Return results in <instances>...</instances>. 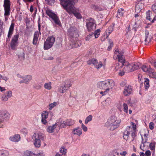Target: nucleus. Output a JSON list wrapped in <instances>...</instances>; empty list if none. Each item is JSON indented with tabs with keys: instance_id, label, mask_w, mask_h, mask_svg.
Listing matches in <instances>:
<instances>
[{
	"instance_id": "1",
	"label": "nucleus",
	"mask_w": 156,
	"mask_h": 156,
	"mask_svg": "<svg viewBox=\"0 0 156 156\" xmlns=\"http://www.w3.org/2000/svg\"><path fill=\"white\" fill-rule=\"evenodd\" d=\"M59 0L61 5L69 14H73L78 19L82 18L80 14L77 12L78 9L75 8L73 5V2L74 0Z\"/></svg>"
},
{
	"instance_id": "2",
	"label": "nucleus",
	"mask_w": 156,
	"mask_h": 156,
	"mask_svg": "<svg viewBox=\"0 0 156 156\" xmlns=\"http://www.w3.org/2000/svg\"><path fill=\"white\" fill-rule=\"evenodd\" d=\"M114 85L113 81L110 80L99 82L97 84V88L102 90H106L109 91L110 89L112 88Z\"/></svg>"
},
{
	"instance_id": "3",
	"label": "nucleus",
	"mask_w": 156,
	"mask_h": 156,
	"mask_svg": "<svg viewBox=\"0 0 156 156\" xmlns=\"http://www.w3.org/2000/svg\"><path fill=\"white\" fill-rule=\"evenodd\" d=\"M120 122L121 120L113 116L108 119L106 125L110 130H113L119 126Z\"/></svg>"
},
{
	"instance_id": "4",
	"label": "nucleus",
	"mask_w": 156,
	"mask_h": 156,
	"mask_svg": "<svg viewBox=\"0 0 156 156\" xmlns=\"http://www.w3.org/2000/svg\"><path fill=\"white\" fill-rule=\"evenodd\" d=\"M34 140V144L36 147H39L41 146V140L44 139L43 134L42 133L37 132L35 133L32 136Z\"/></svg>"
},
{
	"instance_id": "5",
	"label": "nucleus",
	"mask_w": 156,
	"mask_h": 156,
	"mask_svg": "<svg viewBox=\"0 0 156 156\" xmlns=\"http://www.w3.org/2000/svg\"><path fill=\"white\" fill-rule=\"evenodd\" d=\"M132 126H127L126 130L124 132L123 137L126 140H127L128 139L129 135L133 131L136 129V126L135 124L133 122H131Z\"/></svg>"
},
{
	"instance_id": "6",
	"label": "nucleus",
	"mask_w": 156,
	"mask_h": 156,
	"mask_svg": "<svg viewBox=\"0 0 156 156\" xmlns=\"http://www.w3.org/2000/svg\"><path fill=\"white\" fill-rule=\"evenodd\" d=\"M55 38L53 36L48 37L45 41L44 47L45 50H48L51 48L53 45L55 41Z\"/></svg>"
},
{
	"instance_id": "7",
	"label": "nucleus",
	"mask_w": 156,
	"mask_h": 156,
	"mask_svg": "<svg viewBox=\"0 0 156 156\" xmlns=\"http://www.w3.org/2000/svg\"><path fill=\"white\" fill-rule=\"evenodd\" d=\"M46 12V14L53 20L56 24L59 26H61V23L58 17L55 14L53 13L49 10H47Z\"/></svg>"
},
{
	"instance_id": "8",
	"label": "nucleus",
	"mask_w": 156,
	"mask_h": 156,
	"mask_svg": "<svg viewBox=\"0 0 156 156\" xmlns=\"http://www.w3.org/2000/svg\"><path fill=\"white\" fill-rule=\"evenodd\" d=\"M87 63L88 65L93 64L94 66V67L97 69H99L104 66L102 62L101 61L98 62L96 59L94 58L89 60L87 61Z\"/></svg>"
},
{
	"instance_id": "9",
	"label": "nucleus",
	"mask_w": 156,
	"mask_h": 156,
	"mask_svg": "<svg viewBox=\"0 0 156 156\" xmlns=\"http://www.w3.org/2000/svg\"><path fill=\"white\" fill-rule=\"evenodd\" d=\"M3 6L5 10L4 15L5 17V21H6L8 18L6 17V16H9L10 15V4L9 0H4Z\"/></svg>"
},
{
	"instance_id": "10",
	"label": "nucleus",
	"mask_w": 156,
	"mask_h": 156,
	"mask_svg": "<svg viewBox=\"0 0 156 156\" xmlns=\"http://www.w3.org/2000/svg\"><path fill=\"white\" fill-rule=\"evenodd\" d=\"M86 26L89 31L94 30L96 28V24L94 23V20L91 18L87 20L86 22Z\"/></svg>"
},
{
	"instance_id": "11",
	"label": "nucleus",
	"mask_w": 156,
	"mask_h": 156,
	"mask_svg": "<svg viewBox=\"0 0 156 156\" xmlns=\"http://www.w3.org/2000/svg\"><path fill=\"white\" fill-rule=\"evenodd\" d=\"M18 76L23 79L22 80H21L19 82L20 83V84L24 83L26 84H28L29 83L32 78V76L30 75H27L23 76L18 75Z\"/></svg>"
},
{
	"instance_id": "12",
	"label": "nucleus",
	"mask_w": 156,
	"mask_h": 156,
	"mask_svg": "<svg viewBox=\"0 0 156 156\" xmlns=\"http://www.w3.org/2000/svg\"><path fill=\"white\" fill-rule=\"evenodd\" d=\"M19 37L18 34H16L12 37L11 43V48L12 49H15L18 43V40Z\"/></svg>"
},
{
	"instance_id": "13",
	"label": "nucleus",
	"mask_w": 156,
	"mask_h": 156,
	"mask_svg": "<svg viewBox=\"0 0 156 156\" xmlns=\"http://www.w3.org/2000/svg\"><path fill=\"white\" fill-rule=\"evenodd\" d=\"M0 120L1 122L8 119L10 117V114L6 111H1L0 112Z\"/></svg>"
},
{
	"instance_id": "14",
	"label": "nucleus",
	"mask_w": 156,
	"mask_h": 156,
	"mask_svg": "<svg viewBox=\"0 0 156 156\" xmlns=\"http://www.w3.org/2000/svg\"><path fill=\"white\" fill-rule=\"evenodd\" d=\"M48 112L47 111H43L41 113L42 123L44 125H46L48 123L47 119L48 116Z\"/></svg>"
},
{
	"instance_id": "15",
	"label": "nucleus",
	"mask_w": 156,
	"mask_h": 156,
	"mask_svg": "<svg viewBox=\"0 0 156 156\" xmlns=\"http://www.w3.org/2000/svg\"><path fill=\"white\" fill-rule=\"evenodd\" d=\"M68 34L72 37H76L78 36L77 29L74 27H70L68 31Z\"/></svg>"
},
{
	"instance_id": "16",
	"label": "nucleus",
	"mask_w": 156,
	"mask_h": 156,
	"mask_svg": "<svg viewBox=\"0 0 156 156\" xmlns=\"http://www.w3.org/2000/svg\"><path fill=\"white\" fill-rule=\"evenodd\" d=\"M115 54L117 56L119 61L122 63V65H123V63L125 62V59L124 56L119 53L118 50H115Z\"/></svg>"
},
{
	"instance_id": "17",
	"label": "nucleus",
	"mask_w": 156,
	"mask_h": 156,
	"mask_svg": "<svg viewBox=\"0 0 156 156\" xmlns=\"http://www.w3.org/2000/svg\"><path fill=\"white\" fill-rule=\"evenodd\" d=\"M12 96V92L10 90L6 92L2 96V100L4 101H7L8 99Z\"/></svg>"
},
{
	"instance_id": "18",
	"label": "nucleus",
	"mask_w": 156,
	"mask_h": 156,
	"mask_svg": "<svg viewBox=\"0 0 156 156\" xmlns=\"http://www.w3.org/2000/svg\"><path fill=\"white\" fill-rule=\"evenodd\" d=\"M72 133L73 135L80 136L82 134V129L79 127H77L72 130Z\"/></svg>"
},
{
	"instance_id": "19",
	"label": "nucleus",
	"mask_w": 156,
	"mask_h": 156,
	"mask_svg": "<svg viewBox=\"0 0 156 156\" xmlns=\"http://www.w3.org/2000/svg\"><path fill=\"white\" fill-rule=\"evenodd\" d=\"M132 88L131 86H126L123 91V94L125 96H128L132 92Z\"/></svg>"
},
{
	"instance_id": "20",
	"label": "nucleus",
	"mask_w": 156,
	"mask_h": 156,
	"mask_svg": "<svg viewBox=\"0 0 156 156\" xmlns=\"http://www.w3.org/2000/svg\"><path fill=\"white\" fill-rule=\"evenodd\" d=\"M55 125L56 126H57L58 130L60 128H64L66 126L65 121H63L61 119H59Z\"/></svg>"
},
{
	"instance_id": "21",
	"label": "nucleus",
	"mask_w": 156,
	"mask_h": 156,
	"mask_svg": "<svg viewBox=\"0 0 156 156\" xmlns=\"http://www.w3.org/2000/svg\"><path fill=\"white\" fill-rule=\"evenodd\" d=\"M57 126H56V125L55 124L52 126H48L47 128V131L49 133H53L55 131L57 132L58 131L57 128Z\"/></svg>"
},
{
	"instance_id": "22",
	"label": "nucleus",
	"mask_w": 156,
	"mask_h": 156,
	"mask_svg": "<svg viewBox=\"0 0 156 156\" xmlns=\"http://www.w3.org/2000/svg\"><path fill=\"white\" fill-rule=\"evenodd\" d=\"M145 41L146 43L150 42L152 39V34L151 33H149V32L146 30L145 31Z\"/></svg>"
},
{
	"instance_id": "23",
	"label": "nucleus",
	"mask_w": 156,
	"mask_h": 156,
	"mask_svg": "<svg viewBox=\"0 0 156 156\" xmlns=\"http://www.w3.org/2000/svg\"><path fill=\"white\" fill-rule=\"evenodd\" d=\"M124 70L127 73L133 71L131 64L129 63H126L124 65Z\"/></svg>"
},
{
	"instance_id": "24",
	"label": "nucleus",
	"mask_w": 156,
	"mask_h": 156,
	"mask_svg": "<svg viewBox=\"0 0 156 156\" xmlns=\"http://www.w3.org/2000/svg\"><path fill=\"white\" fill-rule=\"evenodd\" d=\"M20 137L19 134H16L10 136L9 138V140L14 142H18L20 140Z\"/></svg>"
},
{
	"instance_id": "25",
	"label": "nucleus",
	"mask_w": 156,
	"mask_h": 156,
	"mask_svg": "<svg viewBox=\"0 0 156 156\" xmlns=\"http://www.w3.org/2000/svg\"><path fill=\"white\" fill-rule=\"evenodd\" d=\"M143 8V4L142 3L139 2L135 6V11L136 12L138 13L140 12Z\"/></svg>"
},
{
	"instance_id": "26",
	"label": "nucleus",
	"mask_w": 156,
	"mask_h": 156,
	"mask_svg": "<svg viewBox=\"0 0 156 156\" xmlns=\"http://www.w3.org/2000/svg\"><path fill=\"white\" fill-rule=\"evenodd\" d=\"M44 87L46 90H51L52 88V83L50 81L45 83L44 84Z\"/></svg>"
},
{
	"instance_id": "27",
	"label": "nucleus",
	"mask_w": 156,
	"mask_h": 156,
	"mask_svg": "<svg viewBox=\"0 0 156 156\" xmlns=\"http://www.w3.org/2000/svg\"><path fill=\"white\" fill-rule=\"evenodd\" d=\"M67 89L66 86L62 84L58 87V91L61 93H63L66 92Z\"/></svg>"
},
{
	"instance_id": "28",
	"label": "nucleus",
	"mask_w": 156,
	"mask_h": 156,
	"mask_svg": "<svg viewBox=\"0 0 156 156\" xmlns=\"http://www.w3.org/2000/svg\"><path fill=\"white\" fill-rule=\"evenodd\" d=\"M14 23H12L11 24V25L10 27L8 35V38H9L11 37L12 35L13 34V32L14 30Z\"/></svg>"
},
{
	"instance_id": "29",
	"label": "nucleus",
	"mask_w": 156,
	"mask_h": 156,
	"mask_svg": "<svg viewBox=\"0 0 156 156\" xmlns=\"http://www.w3.org/2000/svg\"><path fill=\"white\" fill-rule=\"evenodd\" d=\"M142 69L143 71L144 72H148V74L149 73L150 71L152 70V69H151L149 66H146L144 65L142 67Z\"/></svg>"
},
{
	"instance_id": "30",
	"label": "nucleus",
	"mask_w": 156,
	"mask_h": 156,
	"mask_svg": "<svg viewBox=\"0 0 156 156\" xmlns=\"http://www.w3.org/2000/svg\"><path fill=\"white\" fill-rule=\"evenodd\" d=\"M39 34V33L38 32H35L34 34L33 42V43L34 45H36L37 44Z\"/></svg>"
},
{
	"instance_id": "31",
	"label": "nucleus",
	"mask_w": 156,
	"mask_h": 156,
	"mask_svg": "<svg viewBox=\"0 0 156 156\" xmlns=\"http://www.w3.org/2000/svg\"><path fill=\"white\" fill-rule=\"evenodd\" d=\"M133 71L139 68L140 63L138 62H134L131 64Z\"/></svg>"
},
{
	"instance_id": "32",
	"label": "nucleus",
	"mask_w": 156,
	"mask_h": 156,
	"mask_svg": "<svg viewBox=\"0 0 156 156\" xmlns=\"http://www.w3.org/2000/svg\"><path fill=\"white\" fill-rule=\"evenodd\" d=\"M65 122L66 126H71L73 125L75 123L74 121L72 119H67L65 121Z\"/></svg>"
},
{
	"instance_id": "33",
	"label": "nucleus",
	"mask_w": 156,
	"mask_h": 156,
	"mask_svg": "<svg viewBox=\"0 0 156 156\" xmlns=\"http://www.w3.org/2000/svg\"><path fill=\"white\" fill-rule=\"evenodd\" d=\"M148 132L147 129H142L140 131V133L142 137L143 136L144 137H147Z\"/></svg>"
},
{
	"instance_id": "34",
	"label": "nucleus",
	"mask_w": 156,
	"mask_h": 156,
	"mask_svg": "<svg viewBox=\"0 0 156 156\" xmlns=\"http://www.w3.org/2000/svg\"><path fill=\"white\" fill-rule=\"evenodd\" d=\"M144 87L146 90H147L149 86V79L147 78H145L144 80Z\"/></svg>"
},
{
	"instance_id": "35",
	"label": "nucleus",
	"mask_w": 156,
	"mask_h": 156,
	"mask_svg": "<svg viewBox=\"0 0 156 156\" xmlns=\"http://www.w3.org/2000/svg\"><path fill=\"white\" fill-rule=\"evenodd\" d=\"M72 82L70 80H67L65 81L64 85L66 86V88H69L71 86Z\"/></svg>"
},
{
	"instance_id": "36",
	"label": "nucleus",
	"mask_w": 156,
	"mask_h": 156,
	"mask_svg": "<svg viewBox=\"0 0 156 156\" xmlns=\"http://www.w3.org/2000/svg\"><path fill=\"white\" fill-rule=\"evenodd\" d=\"M1 156H9V151L5 150H0Z\"/></svg>"
},
{
	"instance_id": "37",
	"label": "nucleus",
	"mask_w": 156,
	"mask_h": 156,
	"mask_svg": "<svg viewBox=\"0 0 156 156\" xmlns=\"http://www.w3.org/2000/svg\"><path fill=\"white\" fill-rule=\"evenodd\" d=\"M148 75L150 77L155 78L156 79V73L154 72V71L153 69L152 70L150 71Z\"/></svg>"
},
{
	"instance_id": "38",
	"label": "nucleus",
	"mask_w": 156,
	"mask_h": 156,
	"mask_svg": "<svg viewBox=\"0 0 156 156\" xmlns=\"http://www.w3.org/2000/svg\"><path fill=\"white\" fill-rule=\"evenodd\" d=\"M93 116L91 115H90L86 118L84 123L85 124H87L90 122L91 121L92 119Z\"/></svg>"
},
{
	"instance_id": "39",
	"label": "nucleus",
	"mask_w": 156,
	"mask_h": 156,
	"mask_svg": "<svg viewBox=\"0 0 156 156\" xmlns=\"http://www.w3.org/2000/svg\"><path fill=\"white\" fill-rule=\"evenodd\" d=\"M124 13V11L121 8L119 9L118 10L117 16L119 18L122 16Z\"/></svg>"
},
{
	"instance_id": "40",
	"label": "nucleus",
	"mask_w": 156,
	"mask_h": 156,
	"mask_svg": "<svg viewBox=\"0 0 156 156\" xmlns=\"http://www.w3.org/2000/svg\"><path fill=\"white\" fill-rule=\"evenodd\" d=\"M24 156H35V154L31 152L27 151L24 152Z\"/></svg>"
},
{
	"instance_id": "41",
	"label": "nucleus",
	"mask_w": 156,
	"mask_h": 156,
	"mask_svg": "<svg viewBox=\"0 0 156 156\" xmlns=\"http://www.w3.org/2000/svg\"><path fill=\"white\" fill-rule=\"evenodd\" d=\"M100 30L99 29H98L96 30L93 34V36H94L95 38H98L100 35Z\"/></svg>"
},
{
	"instance_id": "42",
	"label": "nucleus",
	"mask_w": 156,
	"mask_h": 156,
	"mask_svg": "<svg viewBox=\"0 0 156 156\" xmlns=\"http://www.w3.org/2000/svg\"><path fill=\"white\" fill-rule=\"evenodd\" d=\"M113 30V26H110L108 28V29L106 30V33H108V34H109L112 32ZM108 36H108L106 37V38H107Z\"/></svg>"
},
{
	"instance_id": "43",
	"label": "nucleus",
	"mask_w": 156,
	"mask_h": 156,
	"mask_svg": "<svg viewBox=\"0 0 156 156\" xmlns=\"http://www.w3.org/2000/svg\"><path fill=\"white\" fill-rule=\"evenodd\" d=\"M57 105L56 102H54L53 103H51L49 105L48 108L49 110H52V109Z\"/></svg>"
},
{
	"instance_id": "44",
	"label": "nucleus",
	"mask_w": 156,
	"mask_h": 156,
	"mask_svg": "<svg viewBox=\"0 0 156 156\" xmlns=\"http://www.w3.org/2000/svg\"><path fill=\"white\" fill-rule=\"evenodd\" d=\"M155 142H152L150 144L149 147L150 149L154 151L155 148Z\"/></svg>"
},
{
	"instance_id": "45",
	"label": "nucleus",
	"mask_w": 156,
	"mask_h": 156,
	"mask_svg": "<svg viewBox=\"0 0 156 156\" xmlns=\"http://www.w3.org/2000/svg\"><path fill=\"white\" fill-rule=\"evenodd\" d=\"M123 111L126 113H128V106L127 105L126 103H124L123 104Z\"/></svg>"
},
{
	"instance_id": "46",
	"label": "nucleus",
	"mask_w": 156,
	"mask_h": 156,
	"mask_svg": "<svg viewBox=\"0 0 156 156\" xmlns=\"http://www.w3.org/2000/svg\"><path fill=\"white\" fill-rule=\"evenodd\" d=\"M33 87L37 90H39L42 87V85L38 83L36 84L33 86Z\"/></svg>"
},
{
	"instance_id": "47",
	"label": "nucleus",
	"mask_w": 156,
	"mask_h": 156,
	"mask_svg": "<svg viewBox=\"0 0 156 156\" xmlns=\"http://www.w3.org/2000/svg\"><path fill=\"white\" fill-rule=\"evenodd\" d=\"M125 71L124 70V69H123L121 70H119V72L118 73L119 75L121 76H122L125 74Z\"/></svg>"
},
{
	"instance_id": "48",
	"label": "nucleus",
	"mask_w": 156,
	"mask_h": 156,
	"mask_svg": "<svg viewBox=\"0 0 156 156\" xmlns=\"http://www.w3.org/2000/svg\"><path fill=\"white\" fill-rule=\"evenodd\" d=\"M93 36V34H89L87 36L85 39L86 41H90L92 39Z\"/></svg>"
},
{
	"instance_id": "49",
	"label": "nucleus",
	"mask_w": 156,
	"mask_h": 156,
	"mask_svg": "<svg viewBox=\"0 0 156 156\" xmlns=\"http://www.w3.org/2000/svg\"><path fill=\"white\" fill-rule=\"evenodd\" d=\"M121 66H120V64L119 63H117L116 65V66L115 67V68L114 69V70L115 71H117L119 70H120V69Z\"/></svg>"
},
{
	"instance_id": "50",
	"label": "nucleus",
	"mask_w": 156,
	"mask_h": 156,
	"mask_svg": "<svg viewBox=\"0 0 156 156\" xmlns=\"http://www.w3.org/2000/svg\"><path fill=\"white\" fill-rule=\"evenodd\" d=\"M81 127L83 131L86 132L87 131V128L84 124H82Z\"/></svg>"
},
{
	"instance_id": "51",
	"label": "nucleus",
	"mask_w": 156,
	"mask_h": 156,
	"mask_svg": "<svg viewBox=\"0 0 156 156\" xmlns=\"http://www.w3.org/2000/svg\"><path fill=\"white\" fill-rule=\"evenodd\" d=\"M119 154L122 156H126L128 154V152L126 151H123L120 152Z\"/></svg>"
},
{
	"instance_id": "52",
	"label": "nucleus",
	"mask_w": 156,
	"mask_h": 156,
	"mask_svg": "<svg viewBox=\"0 0 156 156\" xmlns=\"http://www.w3.org/2000/svg\"><path fill=\"white\" fill-rule=\"evenodd\" d=\"M60 152L62 154H65L66 153V150L65 148H62L60 150Z\"/></svg>"
},
{
	"instance_id": "53",
	"label": "nucleus",
	"mask_w": 156,
	"mask_h": 156,
	"mask_svg": "<svg viewBox=\"0 0 156 156\" xmlns=\"http://www.w3.org/2000/svg\"><path fill=\"white\" fill-rule=\"evenodd\" d=\"M45 1L51 5L53 4L55 2V0H45Z\"/></svg>"
},
{
	"instance_id": "54",
	"label": "nucleus",
	"mask_w": 156,
	"mask_h": 156,
	"mask_svg": "<svg viewBox=\"0 0 156 156\" xmlns=\"http://www.w3.org/2000/svg\"><path fill=\"white\" fill-rule=\"evenodd\" d=\"M109 91L107 90H103V91L101 92L100 94L102 95V96L106 94Z\"/></svg>"
},
{
	"instance_id": "55",
	"label": "nucleus",
	"mask_w": 156,
	"mask_h": 156,
	"mask_svg": "<svg viewBox=\"0 0 156 156\" xmlns=\"http://www.w3.org/2000/svg\"><path fill=\"white\" fill-rule=\"evenodd\" d=\"M146 19L147 20H149L150 21H151V22L152 20H151V17L150 16V15L149 13V12H147L146 13Z\"/></svg>"
},
{
	"instance_id": "56",
	"label": "nucleus",
	"mask_w": 156,
	"mask_h": 156,
	"mask_svg": "<svg viewBox=\"0 0 156 156\" xmlns=\"http://www.w3.org/2000/svg\"><path fill=\"white\" fill-rule=\"evenodd\" d=\"M151 152L149 150L147 151L144 154L145 156H151Z\"/></svg>"
},
{
	"instance_id": "57",
	"label": "nucleus",
	"mask_w": 156,
	"mask_h": 156,
	"mask_svg": "<svg viewBox=\"0 0 156 156\" xmlns=\"http://www.w3.org/2000/svg\"><path fill=\"white\" fill-rule=\"evenodd\" d=\"M149 127L150 129H154V123L152 122H151L149 124Z\"/></svg>"
},
{
	"instance_id": "58",
	"label": "nucleus",
	"mask_w": 156,
	"mask_h": 156,
	"mask_svg": "<svg viewBox=\"0 0 156 156\" xmlns=\"http://www.w3.org/2000/svg\"><path fill=\"white\" fill-rule=\"evenodd\" d=\"M126 80H124L121 82L120 83V85L122 87H124L126 85Z\"/></svg>"
},
{
	"instance_id": "59",
	"label": "nucleus",
	"mask_w": 156,
	"mask_h": 156,
	"mask_svg": "<svg viewBox=\"0 0 156 156\" xmlns=\"http://www.w3.org/2000/svg\"><path fill=\"white\" fill-rule=\"evenodd\" d=\"M91 7L93 9L95 10H98L99 9L97 6L94 5H91Z\"/></svg>"
},
{
	"instance_id": "60",
	"label": "nucleus",
	"mask_w": 156,
	"mask_h": 156,
	"mask_svg": "<svg viewBox=\"0 0 156 156\" xmlns=\"http://www.w3.org/2000/svg\"><path fill=\"white\" fill-rule=\"evenodd\" d=\"M152 9L153 12L156 13V4L152 5Z\"/></svg>"
},
{
	"instance_id": "61",
	"label": "nucleus",
	"mask_w": 156,
	"mask_h": 156,
	"mask_svg": "<svg viewBox=\"0 0 156 156\" xmlns=\"http://www.w3.org/2000/svg\"><path fill=\"white\" fill-rule=\"evenodd\" d=\"M45 154L43 152H41L37 154H35V156H44Z\"/></svg>"
},
{
	"instance_id": "62",
	"label": "nucleus",
	"mask_w": 156,
	"mask_h": 156,
	"mask_svg": "<svg viewBox=\"0 0 156 156\" xmlns=\"http://www.w3.org/2000/svg\"><path fill=\"white\" fill-rule=\"evenodd\" d=\"M69 45H71V44H70ZM72 46L70 47L69 48H76L77 47V44L76 43H75L74 44H72Z\"/></svg>"
},
{
	"instance_id": "63",
	"label": "nucleus",
	"mask_w": 156,
	"mask_h": 156,
	"mask_svg": "<svg viewBox=\"0 0 156 156\" xmlns=\"http://www.w3.org/2000/svg\"><path fill=\"white\" fill-rule=\"evenodd\" d=\"M131 136L133 138L136 136V129L133 131L131 133Z\"/></svg>"
},
{
	"instance_id": "64",
	"label": "nucleus",
	"mask_w": 156,
	"mask_h": 156,
	"mask_svg": "<svg viewBox=\"0 0 156 156\" xmlns=\"http://www.w3.org/2000/svg\"><path fill=\"white\" fill-rule=\"evenodd\" d=\"M150 63L154 66L155 67H156V62L152 61L150 62Z\"/></svg>"
}]
</instances>
